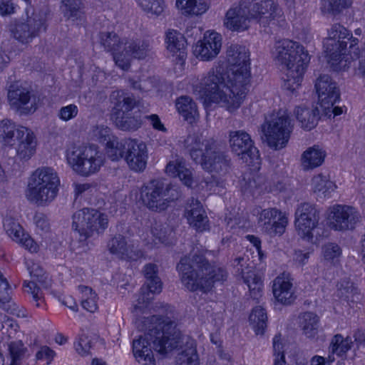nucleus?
<instances>
[{"mask_svg": "<svg viewBox=\"0 0 365 365\" xmlns=\"http://www.w3.org/2000/svg\"><path fill=\"white\" fill-rule=\"evenodd\" d=\"M4 228L8 236L14 242H21L20 238L25 233L21 225L12 217H6L4 220Z\"/></svg>", "mask_w": 365, "mask_h": 365, "instance_id": "nucleus-51", "label": "nucleus"}, {"mask_svg": "<svg viewBox=\"0 0 365 365\" xmlns=\"http://www.w3.org/2000/svg\"><path fill=\"white\" fill-rule=\"evenodd\" d=\"M324 259L331 264H336L341 255V249L336 244L329 242L322 247Z\"/></svg>", "mask_w": 365, "mask_h": 365, "instance_id": "nucleus-53", "label": "nucleus"}, {"mask_svg": "<svg viewBox=\"0 0 365 365\" xmlns=\"http://www.w3.org/2000/svg\"><path fill=\"white\" fill-rule=\"evenodd\" d=\"M351 5V0H323L322 9L335 15L349 8Z\"/></svg>", "mask_w": 365, "mask_h": 365, "instance_id": "nucleus-54", "label": "nucleus"}, {"mask_svg": "<svg viewBox=\"0 0 365 365\" xmlns=\"http://www.w3.org/2000/svg\"><path fill=\"white\" fill-rule=\"evenodd\" d=\"M150 49L151 45L149 40L126 38L123 53L125 65L120 66V68L128 71L130 67L132 58L144 59L148 56Z\"/></svg>", "mask_w": 365, "mask_h": 365, "instance_id": "nucleus-26", "label": "nucleus"}, {"mask_svg": "<svg viewBox=\"0 0 365 365\" xmlns=\"http://www.w3.org/2000/svg\"><path fill=\"white\" fill-rule=\"evenodd\" d=\"M143 274L145 278L146 289L152 293H160L163 289V282L158 276V267L156 264L148 263L144 266Z\"/></svg>", "mask_w": 365, "mask_h": 365, "instance_id": "nucleus-37", "label": "nucleus"}, {"mask_svg": "<svg viewBox=\"0 0 365 365\" xmlns=\"http://www.w3.org/2000/svg\"><path fill=\"white\" fill-rule=\"evenodd\" d=\"M295 114L297 120L301 123L302 128L308 130H312L317 125L319 118L318 107L310 109L299 106L295 110Z\"/></svg>", "mask_w": 365, "mask_h": 365, "instance_id": "nucleus-36", "label": "nucleus"}, {"mask_svg": "<svg viewBox=\"0 0 365 365\" xmlns=\"http://www.w3.org/2000/svg\"><path fill=\"white\" fill-rule=\"evenodd\" d=\"M175 4L176 7L185 15H201L210 7L206 0H176Z\"/></svg>", "mask_w": 365, "mask_h": 365, "instance_id": "nucleus-38", "label": "nucleus"}, {"mask_svg": "<svg viewBox=\"0 0 365 365\" xmlns=\"http://www.w3.org/2000/svg\"><path fill=\"white\" fill-rule=\"evenodd\" d=\"M78 113V108L75 104H69L60 108L58 117L63 121L67 122L75 118Z\"/></svg>", "mask_w": 365, "mask_h": 365, "instance_id": "nucleus-61", "label": "nucleus"}, {"mask_svg": "<svg viewBox=\"0 0 365 365\" xmlns=\"http://www.w3.org/2000/svg\"><path fill=\"white\" fill-rule=\"evenodd\" d=\"M59 185V178L53 168H38L29 178L26 197L38 206H47L56 197Z\"/></svg>", "mask_w": 365, "mask_h": 365, "instance_id": "nucleus-6", "label": "nucleus"}, {"mask_svg": "<svg viewBox=\"0 0 365 365\" xmlns=\"http://www.w3.org/2000/svg\"><path fill=\"white\" fill-rule=\"evenodd\" d=\"M257 222L264 233L270 237L281 236L288 225V217L282 210L268 207L258 214Z\"/></svg>", "mask_w": 365, "mask_h": 365, "instance_id": "nucleus-16", "label": "nucleus"}, {"mask_svg": "<svg viewBox=\"0 0 365 365\" xmlns=\"http://www.w3.org/2000/svg\"><path fill=\"white\" fill-rule=\"evenodd\" d=\"M185 143L192 159L200 163L204 170L219 176H225L230 172V159L213 138L195 133L187 137Z\"/></svg>", "mask_w": 365, "mask_h": 365, "instance_id": "nucleus-5", "label": "nucleus"}, {"mask_svg": "<svg viewBox=\"0 0 365 365\" xmlns=\"http://www.w3.org/2000/svg\"><path fill=\"white\" fill-rule=\"evenodd\" d=\"M221 65L215 66L204 73L197 84L195 91L204 96L210 103L220 105L232 113L240 108L244 101L247 88L241 87L231 81V75L227 77Z\"/></svg>", "mask_w": 365, "mask_h": 365, "instance_id": "nucleus-2", "label": "nucleus"}, {"mask_svg": "<svg viewBox=\"0 0 365 365\" xmlns=\"http://www.w3.org/2000/svg\"><path fill=\"white\" fill-rule=\"evenodd\" d=\"M74 347L76 351L81 356L89 354L91 348V342L88 337L86 335L81 336L78 339L75 341Z\"/></svg>", "mask_w": 365, "mask_h": 365, "instance_id": "nucleus-62", "label": "nucleus"}, {"mask_svg": "<svg viewBox=\"0 0 365 365\" xmlns=\"http://www.w3.org/2000/svg\"><path fill=\"white\" fill-rule=\"evenodd\" d=\"M66 160L78 175L88 177L97 173L104 165L105 158L93 144H72L66 148Z\"/></svg>", "mask_w": 365, "mask_h": 365, "instance_id": "nucleus-7", "label": "nucleus"}, {"mask_svg": "<svg viewBox=\"0 0 365 365\" xmlns=\"http://www.w3.org/2000/svg\"><path fill=\"white\" fill-rule=\"evenodd\" d=\"M272 56L285 66L284 87L291 91L297 89L310 61L304 46L289 39L280 40L275 43Z\"/></svg>", "mask_w": 365, "mask_h": 365, "instance_id": "nucleus-4", "label": "nucleus"}, {"mask_svg": "<svg viewBox=\"0 0 365 365\" xmlns=\"http://www.w3.org/2000/svg\"><path fill=\"white\" fill-rule=\"evenodd\" d=\"M165 43L168 51L180 59L186 56L187 41L178 31L169 29L165 34Z\"/></svg>", "mask_w": 365, "mask_h": 365, "instance_id": "nucleus-32", "label": "nucleus"}, {"mask_svg": "<svg viewBox=\"0 0 365 365\" xmlns=\"http://www.w3.org/2000/svg\"><path fill=\"white\" fill-rule=\"evenodd\" d=\"M177 365H199V357L193 340L187 341L186 347L178 354Z\"/></svg>", "mask_w": 365, "mask_h": 365, "instance_id": "nucleus-43", "label": "nucleus"}, {"mask_svg": "<svg viewBox=\"0 0 365 365\" xmlns=\"http://www.w3.org/2000/svg\"><path fill=\"white\" fill-rule=\"evenodd\" d=\"M175 106L178 113L190 123L195 121L199 116L197 105L190 97H179L175 101Z\"/></svg>", "mask_w": 365, "mask_h": 365, "instance_id": "nucleus-35", "label": "nucleus"}, {"mask_svg": "<svg viewBox=\"0 0 365 365\" xmlns=\"http://www.w3.org/2000/svg\"><path fill=\"white\" fill-rule=\"evenodd\" d=\"M185 217L189 225L196 231L202 232L210 229L208 217L201 202L192 198L185 209Z\"/></svg>", "mask_w": 365, "mask_h": 365, "instance_id": "nucleus-25", "label": "nucleus"}, {"mask_svg": "<svg viewBox=\"0 0 365 365\" xmlns=\"http://www.w3.org/2000/svg\"><path fill=\"white\" fill-rule=\"evenodd\" d=\"M125 148L127 151L124 160L129 168L135 172L143 171L148 158L146 144L137 140L128 139V144Z\"/></svg>", "mask_w": 365, "mask_h": 365, "instance_id": "nucleus-22", "label": "nucleus"}, {"mask_svg": "<svg viewBox=\"0 0 365 365\" xmlns=\"http://www.w3.org/2000/svg\"><path fill=\"white\" fill-rule=\"evenodd\" d=\"M7 98L11 108L21 115L33 113L38 107L37 98L31 89L19 82L9 86Z\"/></svg>", "mask_w": 365, "mask_h": 365, "instance_id": "nucleus-15", "label": "nucleus"}, {"mask_svg": "<svg viewBox=\"0 0 365 365\" xmlns=\"http://www.w3.org/2000/svg\"><path fill=\"white\" fill-rule=\"evenodd\" d=\"M63 16L71 21H81L85 18L83 0H60Z\"/></svg>", "mask_w": 365, "mask_h": 365, "instance_id": "nucleus-33", "label": "nucleus"}, {"mask_svg": "<svg viewBox=\"0 0 365 365\" xmlns=\"http://www.w3.org/2000/svg\"><path fill=\"white\" fill-rule=\"evenodd\" d=\"M34 222L36 230L41 232H47L50 230V222L48 217L42 213L37 212L34 217Z\"/></svg>", "mask_w": 365, "mask_h": 365, "instance_id": "nucleus-63", "label": "nucleus"}, {"mask_svg": "<svg viewBox=\"0 0 365 365\" xmlns=\"http://www.w3.org/2000/svg\"><path fill=\"white\" fill-rule=\"evenodd\" d=\"M319 98V106L325 114L340 99L337 83L327 74L320 75L314 85Z\"/></svg>", "mask_w": 365, "mask_h": 365, "instance_id": "nucleus-18", "label": "nucleus"}, {"mask_svg": "<svg viewBox=\"0 0 365 365\" xmlns=\"http://www.w3.org/2000/svg\"><path fill=\"white\" fill-rule=\"evenodd\" d=\"M222 46L221 35L214 31L205 33L203 38L197 42L194 54L202 61H210L220 53Z\"/></svg>", "mask_w": 365, "mask_h": 365, "instance_id": "nucleus-21", "label": "nucleus"}, {"mask_svg": "<svg viewBox=\"0 0 365 365\" xmlns=\"http://www.w3.org/2000/svg\"><path fill=\"white\" fill-rule=\"evenodd\" d=\"M352 53L357 60V69L363 76H365V45L361 49L355 46Z\"/></svg>", "mask_w": 365, "mask_h": 365, "instance_id": "nucleus-64", "label": "nucleus"}, {"mask_svg": "<svg viewBox=\"0 0 365 365\" xmlns=\"http://www.w3.org/2000/svg\"><path fill=\"white\" fill-rule=\"evenodd\" d=\"M99 43L106 52L110 53L117 66L125 65L123 50L126 38L115 32L103 31L98 34Z\"/></svg>", "mask_w": 365, "mask_h": 365, "instance_id": "nucleus-24", "label": "nucleus"}, {"mask_svg": "<svg viewBox=\"0 0 365 365\" xmlns=\"http://www.w3.org/2000/svg\"><path fill=\"white\" fill-rule=\"evenodd\" d=\"M252 2V14L255 16H257L262 14H267V10H263V12L259 10L261 8L259 7L261 3H264V8L267 9V7L274 8V9H279L277 4V0H251Z\"/></svg>", "mask_w": 365, "mask_h": 365, "instance_id": "nucleus-60", "label": "nucleus"}, {"mask_svg": "<svg viewBox=\"0 0 365 365\" xmlns=\"http://www.w3.org/2000/svg\"><path fill=\"white\" fill-rule=\"evenodd\" d=\"M178 197V191L170 184H165L159 180H152L140 188L143 204L153 212L165 210Z\"/></svg>", "mask_w": 365, "mask_h": 365, "instance_id": "nucleus-11", "label": "nucleus"}, {"mask_svg": "<svg viewBox=\"0 0 365 365\" xmlns=\"http://www.w3.org/2000/svg\"><path fill=\"white\" fill-rule=\"evenodd\" d=\"M353 283L348 279H343L337 284L336 295L341 299L348 300L355 291Z\"/></svg>", "mask_w": 365, "mask_h": 365, "instance_id": "nucleus-57", "label": "nucleus"}, {"mask_svg": "<svg viewBox=\"0 0 365 365\" xmlns=\"http://www.w3.org/2000/svg\"><path fill=\"white\" fill-rule=\"evenodd\" d=\"M360 217L359 213L354 207L335 205L329 208V226L336 231L353 230Z\"/></svg>", "mask_w": 365, "mask_h": 365, "instance_id": "nucleus-17", "label": "nucleus"}, {"mask_svg": "<svg viewBox=\"0 0 365 365\" xmlns=\"http://www.w3.org/2000/svg\"><path fill=\"white\" fill-rule=\"evenodd\" d=\"M9 350L11 358V365H19L26 350L22 341H11L9 344Z\"/></svg>", "mask_w": 365, "mask_h": 365, "instance_id": "nucleus-56", "label": "nucleus"}, {"mask_svg": "<svg viewBox=\"0 0 365 365\" xmlns=\"http://www.w3.org/2000/svg\"><path fill=\"white\" fill-rule=\"evenodd\" d=\"M314 192L322 195L324 197H330L336 186L335 184L327 179L326 176L319 174L315 175L312 180Z\"/></svg>", "mask_w": 365, "mask_h": 365, "instance_id": "nucleus-45", "label": "nucleus"}, {"mask_svg": "<svg viewBox=\"0 0 365 365\" xmlns=\"http://www.w3.org/2000/svg\"><path fill=\"white\" fill-rule=\"evenodd\" d=\"M150 234L155 245H170L172 242L173 230L167 225L155 222L151 226Z\"/></svg>", "mask_w": 365, "mask_h": 365, "instance_id": "nucleus-41", "label": "nucleus"}, {"mask_svg": "<svg viewBox=\"0 0 365 365\" xmlns=\"http://www.w3.org/2000/svg\"><path fill=\"white\" fill-rule=\"evenodd\" d=\"M319 220V211L314 204L309 202L299 204L294 213V226L297 235L304 240L312 242Z\"/></svg>", "mask_w": 365, "mask_h": 365, "instance_id": "nucleus-14", "label": "nucleus"}, {"mask_svg": "<svg viewBox=\"0 0 365 365\" xmlns=\"http://www.w3.org/2000/svg\"><path fill=\"white\" fill-rule=\"evenodd\" d=\"M27 269L33 281L38 282L43 288L51 286V280L43 269L38 264L31 261L26 262Z\"/></svg>", "mask_w": 365, "mask_h": 365, "instance_id": "nucleus-49", "label": "nucleus"}, {"mask_svg": "<svg viewBox=\"0 0 365 365\" xmlns=\"http://www.w3.org/2000/svg\"><path fill=\"white\" fill-rule=\"evenodd\" d=\"M352 344L353 341L350 337L344 338L341 334H337L331 339V351L332 354L342 356L351 349Z\"/></svg>", "mask_w": 365, "mask_h": 365, "instance_id": "nucleus-50", "label": "nucleus"}, {"mask_svg": "<svg viewBox=\"0 0 365 365\" xmlns=\"http://www.w3.org/2000/svg\"><path fill=\"white\" fill-rule=\"evenodd\" d=\"M11 299L9 282L0 272V307L4 308Z\"/></svg>", "mask_w": 365, "mask_h": 365, "instance_id": "nucleus-59", "label": "nucleus"}, {"mask_svg": "<svg viewBox=\"0 0 365 365\" xmlns=\"http://www.w3.org/2000/svg\"><path fill=\"white\" fill-rule=\"evenodd\" d=\"M45 20L36 15L29 17L25 22L15 25L11 30L14 37L22 43H29L46 31Z\"/></svg>", "mask_w": 365, "mask_h": 365, "instance_id": "nucleus-19", "label": "nucleus"}, {"mask_svg": "<svg viewBox=\"0 0 365 365\" xmlns=\"http://www.w3.org/2000/svg\"><path fill=\"white\" fill-rule=\"evenodd\" d=\"M109 252L117 258L123 260H138L143 257V252L133 244H129L126 237L118 234L107 242Z\"/></svg>", "mask_w": 365, "mask_h": 365, "instance_id": "nucleus-20", "label": "nucleus"}, {"mask_svg": "<svg viewBox=\"0 0 365 365\" xmlns=\"http://www.w3.org/2000/svg\"><path fill=\"white\" fill-rule=\"evenodd\" d=\"M110 101L113 104V117L123 115L129 113L137 106L135 97L123 91H114L110 96Z\"/></svg>", "mask_w": 365, "mask_h": 365, "instance_id": "nucleus-30", "label": "nucleus"}, {"mask_svg": "<svg viewBox=\"0 0 365 365\" xmlns=\"http://www.w3.org/2000/svg\"><path fill=\"white\" fill-rule=\"evenodd\" d=\"M272 292L275 299L281 304H290L294 301L296 296L289 274L283 272L274 279Z\"/></svg>", "mask_w": 365, "mask_h": 365, "instance_id": "nucleus-28", "label": "nucleus"}, {"mask_svg": "<svg viewBox=\"0 0 365 365\" xmlns=\"http://www.w3.org/2000/svg\"><path fill=\"white\" fill-rule=\"evenodd\" d=\"M267 316L264 309L256 307L250 315V322L256 334L262 335L267 327Z\"/></svg>", "mask_w": 365, "mask_h": 365, "instance_id": "nucleus-47", "label": "nucleus"}, {"mask_svg": "<svg viewBox=\"0 0 365 365\" xmlns=\"http://www.w3.org/2000/svg\"><path fill=\"white\" fill-rule=\"evenodd\" d=\"M91 137L93 140H98L101 143L107 145L115 136L112 135L111 130L105 125H96L92 128L91 131Z\"/></svg>", "mask_w": 365, "mask_h": 365, "instance_id": "nucleus-55", "label": "nucleus"}, {"mask_svg": "<svg viewBox=\"0 0 365 365\" xmlns=\"http://www.w3.org/2000/svg\"><path fill=\"white\" fill-rule=\"evenodd\" d=\"M326 152L318 145H314L303 152L301 165L304 170H313L320 166L324 161Z\"/></svg>", "mask_w": 365, "mask_h": 365, "instance_id": "nucleus-34", "label": "nucleus"}, {"mask_svg": "<svg viewBox=\"0 0 365 365\" xmlns=\"http://www.w3.org/2000/svg\"><path fill=\"white\" fill-rule=\"evenodd\" d=\"M135 2L143 12L150 16H160L167 9L165 0H135Z\"/></svg>", "mask_w": 365, "mask_h": 365, "instance_id": "nucleus-42", "label": "nucleus"}, {"mask_svg": "<svg viewBox=\"0 0 365 365\" xmlns=\"http://www.w3.org/2000/svg\"><path fill=\"white\" fill-rule=\"evenodd\" d=\"M78 289L82 294L81 305L83 308L89 312L94 313L98 309V295L88 287L79 286Z\"/></svg>", "mask_w": 365, "mask_h": 365, "instance_id": "nucleus-48", "label": "nucleus"}, {"mask_svg": "<svg viewBox=\"0 0 365 365\" xmlns=\"http://www.w3.org/2000/svg\"><path fill=\"white\" fill-rule=\"evenodd\" d=\"M155 293H152L150 290L146 289V287H143L140 289V292L139 296L137 298V303L133 304L134 309L135 310L143 311V309L148 307L150 302L153 299V297L151 294H154Z\"/></svg>", "mask_w": 365, "mask_h": 365, "instance_id": "nucleus-58", "label": "nucleus"}, {"mask_svg": "<svg viewBox=\"0 0 365 365\" xmlns=\"http://www.w3.org/2000/svg\"><path fill=\"white\" fill-rule=\"evenodd\" d=\"M229 143L232 152L242 158L245 155L251 158L257 153L250 135L244 130L230 131Z\"/></svg>", "mask_w": 365, "mask_h": 365, "instance_id": "nucleus-27", "label": "nucleus"}, {"mask_svg": "<svg viewBox=\"0 0 365 365\" xmlns=\"http://www.w3.org/2000/svg\"><path fill=\"white\" fill-rule=\"evenodd\" d=\"M107 216L94 209L84 208L73 215V228L79 234L80 241H85L94 233H102L107 228Z\"/></svg>", "mask_w": 365, "mask_h": 365, "instance_id": "nucleus-12", "label": "nucleus"}, {"mask_svg": "<svg viewBox=\"0 0 365 365\" xmlns=\"http://www.w3.org/2000/svg\"><path fill=\"white\" fill-rule=\"evenodd\" d=\"M182 285L190 292L207 293L215 282L224 281L226 272L221 267L211 264L202 255H195L190 259L182 257L177 266Z\"/></svg>", "mask_w": 365, "mask_h": 365, "instance_id": "nucleus-3", "label": "nucleus"}, {"mask_svg": "<svg viewBox=\"0 0 365 365\" xmlns=\"http://www.w3.org/2000/svg\"><path fill=\"white\" fill-rule=\"evenodd\" d=\"M21 125H16L9 119L0 121V141L6 146L14 147L18 138V130Z\"/></svg>", "mask_w": 365, "mask_h": 365, "instance_id": "nucleus-39", "label": "nucleus"}, {"mask_svg": "<svg viewBox=\"0 0 365 365\" xmlns=\"http://www.w3.org/2000/svg\"><path fill=\"white\" fill-rule=\"evenodd\" d=\"M137 327L145 334L133 340V352L142 365H155L153 348L163 354L176 349L182 342L175 323L168 319L153 315L138 321Z\"/></svg>", "mask_w": 365, "mask_h": 365, "instance_id": "nucleus-1", "label": "nucleus"}, {"mask_svg": "<svg viewBox=\"0 0 365 365\" xmlns=\"http://www.w3.org/2000/svg\"><path fill=\"white\" fill-rule=\"evenodd\" d=\"M245 258L237 257L235 259V265L237 267V272L242 275L244 282L247 285L250 296L252 299L258 300L262 295L263 282L261 277L253 270L249 269L245 272L244 264H242Z\"/></svg>", "mask_w": 365, "mask_h": 365, "instance_id": "nucleus-29", "label": "nucleus"}, {"mask_svg": "<svg viewBox=\"0 0 365 365\" xmlns=\"http://www.w3.org/2000/svg\"><path fill=\"white\" fill-rule=\"evenodd\" d=\"M227 60L233 66L230 73L232 82L234 85L239 82L241 87L247 88L251 77L248 50L237 44L231 45L227 49Z\"/></svg>", "mask_w": 365, "mask_h": 365, "instance_id": "nucleus-13", "label": "nucleus"}, {"mask_svg": "<svg viewBox=\"0 0 365 365\" xmlns=\"http://www.w3.org/2000/svg\"><path fill=\"white\" fill-rule=\"evenodd\" d=\"M346 39L349 41V52L351 56L352 50L359 43V39L354 37L351 32L340 24H334L328 29L327 37L324 39L323 45L327 56L332 64L337 61L341 62L345 58V61H348L345 56L347 51Z\"/></svg>", "mask_w": 365, "mask_h": 365, "instance_id": "nucleus-10", "label": "nucleus"}, {"mask_svg": "<svg viewBox=\"0 0 365 365\" xmlns=\"http://www.w3.org/2000/svg\"><path fill=\"white\" fill-rule=\"evenodd\" d=\"M293 129L294 123L290 116L286 111L281 110L272 113L262 125L264 141L270 148L275 150L287 146Z\"/></svg>", "mask_w": 365, "mask_h": 365, "instance_id": "nucleus-9", "label": "nucleus"}, {"mask_svg": "<svg viewBox=\"0 0 365 365\" xmlns=\"http://www.w3.org/2000/svg\"><path fill=\"white\" fill-rule=\"evenodd\" d=\"M115 126L123 131H135L142 125V120L138 116H132L129 113L113 117Z\"/></svg>", "mask_w": 365, "mask_h": 365, "instance_id": "nucleus-46", "label": "nucleus"}, {"mask_svg": "<svg viewBox=\"0 0 365 365\" xmlns=\"http://www.w3.org/2000/svg\"><path fill=\"white\" fill-rule=\"evenodd\" d=\"M24 292L29 294L35 306L41 307L44 304V295L41 288L34 281H24L23 284Z\"/></svg>", "mask_w": 365, "mask_h": 365, "instance_id": "nucleus-52", "label": "nucleus"}, {"mask_svg": "<svg viewBox=\"0 0 365 365\" xmlns=\"http://www.w3.org/2000/svg\"><path fill=\"white\" fill-rule=\"evenodd\" d=\"M165 173L170 177L178 178L187 187L192 185V172L186 167L185 161L182 158L170 161L165 167Z\"/></svg>", "mask_w": 365, "mask_h": 365, "instance_id": "nucleus-31", "label": "nucleus"}, {"mask_svg": "<svg viewBox=\"0 0 365 365\" xmlns=\"http://www.w3.org/2000/svg\"><path fill=\"white\" fill-rule=\"evenodd\" d=\"M259 7L261 8L259 10L262 12L263 10H266L264 3H261ZM252 11L251 0H247V4L245 1H240L238 5L231 7L226 12L224 26L230 31L241 32L249 28L250 19H255L259 24L265 26L276 18L282 17V15L281 9L269 8V6L267 7V14L255 16L252 14Z\"/></svg>", "mask_w": 365, "mask_h": 365, "instance_id": "nucleus-8", "label": "nucleus"}, {"mask_svg": "<svg viewBox=\"0 0 365 365\" xmlns=\"http://www.w3.org/2000/svg\"><path fill=\"white\" fill-rule=\"evenodd\" d=\"M319 322V317L313 312H304L299 317V327L308 338H313L318 334Z\"/></svg>", "mask_w": 365, "mask_h": 365, "instance_id": "nucleus-40", "label": "nucleus"}, {"mask_svg": "<svg viewBox=\"0 0 365 365\" xmlns=\"http://www.w3.org/2000/svg\"><path fill=\"white\" fill-rule=\"evenodd\" d=\"M37 140L32 130L24 126H20L14 148L16 158L20 161H28L36 153Z\"/></svg>", "mask_w": 365, "mask_h": 365, "instance_id": "nucleus-23", "label": "nucleus"}, {"mask_svg": "<svg viewBox=\"0 0 365 365\" xmlns=\"http://www.w3.org/2000/svg\"><path fill=\"white\" fill-rule=\"evenodd\" d=\"M128 144V139L119 141L116 137L112 138V140L106 145L108 157L112 161H118L122 158L124 159L125 151H127L125 147Z\"/></svg>", "mask_w": 365, "mask_h": 365, "instance_id": "nucleus-44", "label": "nucleus"}]
</instances>
